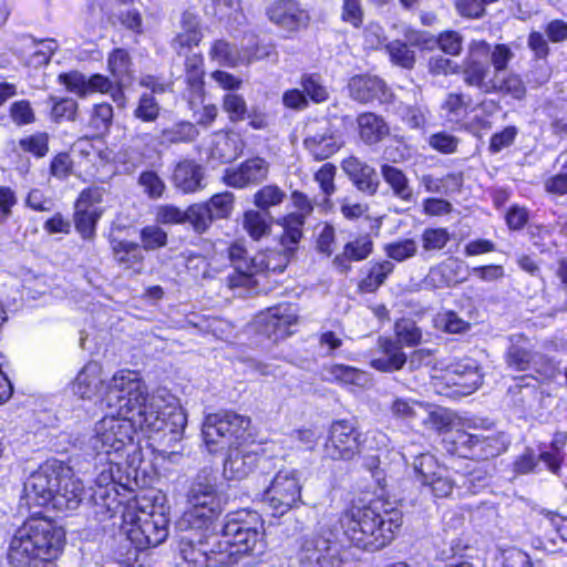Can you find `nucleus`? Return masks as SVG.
<instances>
[{
	"instance_id": "obj_1",
	"label": "nucleus",
	"mask_w": 567,
	"mask_h": 567,
	"mask_svg": "<svg viewBox=\"0 0 567 567\" xmlns=\"http://www.w3.org/2000/svg\"><path fill=\"white\" fill-rule=\"evenodd\" d=\"M334 522L344 539L353 546L375 551L389 545L402 525V514L382 499L352 506Z\"/></svg>"
},
{
	"instance_id": "obj_2",
	"label": "nucleus",
	"mask_w": 567,
	"mask_h": 567,
	"mask_svg": "<svg viewBox=\"0 0 567 567\" xmlns=\"http://www.w3.org/2000/svg\"><path fill=\"white\" fill-rule=\"evenodd\" d=\"M64 544V532L52 520L31 517L13 534L8 548L10 567H48L58 558Z\"/></svg>"
},
{
	"instance_id": "obj_3",
	"label": "nucleus",
	"mask_w": 567,
	"mask_h": 567,
	"mask_svg": "<svg viewBox=\"0 0 567 567\" xmlns=\"http://www.w3.org/2000/svg\"><path fill=\"white\" fill-rule=\"evenodd\" d=\"M487 55L488 48L484 40H474L468 44L467 55L462 63L463 82L483 94H502L523 100L526 95V86L520 75L507 71L502 75L492 76Z\"/></svg>"
},
{
	"instance_id": "obj_4",
	"label": "nucleus",
	"mask_w": 567,
	"mask_h": 567,
	"mask_svg": "<svg viewBox=\"0 0 567 567\" xmlns=\"http://www.w3.org/2000/svg\"><path fill=\"white\" fill-rule=\"evenodd\" d=\"M128 417L134 426L158 435L167 445L182 440L187 423L186 414L179 408L177 399L165 391L148 395Z\"/></svg>"
},
{
	"instance_id": "obj_5",
	"label": "nucleus",
	"mask_w": 567,
	"mask_h": 567,
	"mask_svg": "<svg viewBox=\"0 0 567 567\" xmlns=\"http://www.w3.org/2000/svg\"><path fill=\"white\" fill-rule=\"evenodd\" d=\"M261 527L256 512L240 511L227 516L218 535L221 553L229 555L226 567L237 564L245 555L262 553Z\"/></svg>"
},
{
	"instance_id": "obj_6",
	"label": "nucleus",
	"mask_w": 567,
	"mask_h": 567,
	"mask_svg": "<svg viewBox=\"0 0 567 567\" xmlns=\"http://www.w3.org/2000/svg\"><path fill=\"white\" fill-rule=\"evenodd\" d=\"M343 537L334 519L318 523L315 533L301 539L298 560L300 567H341Z\"/></svg>"
},
{
	"instance_id": "obj_7",
	"label": "nucleus",
	"mask_w": 567,
	"mask_h": 567,
	"mask_svg": "<svg viewBox=\"0 0 567 567\" xmlns=\"http://www.w3.org/2000/svg\"><path fill=\"white\" fill-rule=\"evenodd\" d=\"M135 429L128 416L113 414L95 423L87 441V450L96 456L122 460L128 449H133Z\"/></svg>"
},
{
	"instance_id": "obj_8",
	"label": "nucleus",
	"mask_w": 567,
	"mask_h": 567,
	"mask_svg": "<svg viewBox=\"0 0 567 567\" xmlns=\"http://www.w3.org/2000/svg\"><path fill=\"white\" fill-rule=\"evenodd\" d=\"M123 519L127 540L137 550L156 547L168 536L169 519L163 512L156 511L154 507L151 512L141 511L135 513L127 511L123 514Z\"/></svg>"
},
{
	"instance_id": "obj_9",
	"label": "nucleus",
	"mask_w": 567,
	"mask_h": 567,
	"mask_svg": "<svg viewBox=\"0 0 567 567\" xmlns=\"http://www.w3.org/2000/svg\"><path fill=\"white\" fill-rule=\"evenodd\" d=\"M148 395L138 372L121 370L107 383L106 395L102 398V402L117 414L130 416Z\"/></svg>"
},
{
	"instance_id": "obj_10",
	"label": "nucleus",
	"mask_w": 567,
	"mask_h": 567,
	"mask_svg": "<svg viewBox=\"0 0 567 567\" xmlns=\"http://www.w3.org/2000/svg\"><path fill=\"white\" fill-rule=\"evenodd\" d=\"M250 419L231 411L206 416L203 424V437L210 451L233 446L246 439Z\"/></svg>"
},
{
	"instance_id": "obj_11",
	"label": "nucleus",
	"mask_w": 567,
	"mask_h": 567,
	"mask_svg": "<svg viewBox=\"0 0 567 567\" xmlns=\"http://www.w3.org/2000/svg\"><path fill=\"white\" fill-rule=\"evenodd\" d=\"M190 509L186 513L189 524L194 527H208L221 512V501L217 495L216 480L206 474H199L193 481L187 492Z\"/></svg>"
},
{
	"instance_id": "obj_12",
	"label": "nucleus",
	"mask_w": 567,
	"mask_h": 567,
	"mask_svg": "<svg viewBox=\"0 0 567 567\" xmlns=\"http://www.w3.org/2000/svg\"><path fill=\"white\" fill-rule=\"evenodd\" d=\"M63 474H69V467L56 460L48 461L34 471L23 487L27 505L30 507L53 505L58 487L63 482Z\"/></svg>"
},
{
	"instance_id": "obj_13",
	"label": "nucleus",
	"mask_w": 567,
	"mask_h": 567,
	"mask_svg": "<svg viewBox=\"0 0 567 567\" xmlns=\"http://www.w3.org/2000/svg\"><path fill=\"white\" fill-rule=\"evenodd\" d=\"M299 476L295 468L279 470L264 491L262 501L274 511V515H284L301 502Z\"/></svg>"
},
{
	"instance_id": "obj_14",
	"label": "nucleus",
	"mask_w": 567,
	"mask_h": 567,
	"mask_svg": "<svg viewBox=\"0 0 567 567\" xmlns=\"http://www.w3.org/2000/svg\"><path fill=\"white\" fill-rule=\"evenodd\" d=\"M178 551L184 561L194 567H226L229 555L221 553L218 535L183 536Z\"/></svg>"
},
{
	"instance_id": "obj_15",
	"label": "nucleus",
	"mask_w": 567,
	"mask_h": 567,
	"mask_svg": "<svg viewBox=\"0 0 567 567\" xmlns=\"http://www.w3.org/2000/svg\"><path fill=\"white\" fill-rule=\"evenodd\" d=\"M362 433L353 422L339 420L332 422L324 443V454L331 460L350 461L361 453Z\"/></svg>"
},
{
	"instance_id": "obj_16",
	"label": "nucleus",
	"mask_w": 567,
	"mask_h": 567,
	"mask_svg": "<svg viewBox=\"0 0 567 567\" xmlns=\"http://www.w3.org/2000/svg\"><path fill=\"white\" fill-rule=\"evenodd\" d=\"M296 308L284 303L270 307L257 317V324L262 334L277 342L288 337L290 328L297 322Z\"/></svg>"
},
{
	"instance_id": "obj_17",
	"label": "nucleus",
	"mask_w": 567,
	"mask_h": 567,
	"mask_svg": "<svg viewBox=\"0 0 567 567\" xmlns=\"http://www.w3.org/2000/svg\"><path fill=\"white\" fill-rule=\"evenodd\" d=\"M106 467L102 468L95 481V488L91 494L92 502L111 512L115 508L117 501V489L115 473H120L121 460L104 457Z\"/></svg>"
},
{
	"instance_id": "obj_18",
	"label": "nucleus",
	"mask_w": 567,
	"mask_h": 567,
	"mask_svg": "<svg viewBox=\"0 0 567 567\" xmlns=\"http://www.w3.org/2000/svg\"><path fill=\"white\" fill-rule=\"evenodd\" d=\"M303 144L306 150L317 161L329 158L341 147L340 138L327 121L318 123L316 128L309 125Z\"/></svg>"
},
{
	"instance_id": "obj_19",
	"label": "nucleus",
	"mask_w": 567,
	"mask_h": 567,
	"mask_svg": "<svg viewBox=\"0 0 567 567\" xmlns=\"http://www.w3.org/2000/svg\"><path fill=\"white\" fill-rule=\"evenodd\" d=\"M350 96L360 103L378 101L381 104L390 103L393 94L386 84L378 76L357 75L348 84Z\"/></svg>"
},
{
	"instance_id": "obj_20",
	"label": "nucleus",
	"mask_w": 567,
	"mask_h": 567,
	"mask_svg": "<svg viewBox=\"0 0 567 567\" xmlns=\"http://www.w3.org/2000/svg\"><path fill=\"white\" fill-rule=\"evenodd\" d=\"M106 390L102 367L96 361L87 362L72 382L73 393L83 400L105 396Z\"/></svg>"
},
{
	"instance_id": "obj_21",
	"label": "nucleus",
	"mask_w": 567,
	"mask_h": 567,
	"mask_svg": "<svg viewBox=\"0 0 567 567\" xmlns=\"http://www.w3.org/2000/svg\"><path fill=\"white\" fill-rule=\"evenodd\" d=\"M269 172V164L261 157H251L243 162L238 167L227 169L224 182L235 188H244L264 182Z\"/></svg>"
},
{
	"instance_id": "obj_22",
	"label": "nucleus",
	"mask_w": 567,
	"mask_h": 567,
	"mask_svg": "<svg viewBox=\"0 0 567 567\" xmlns=\"http://www.w3.org/2000/svg\"><path fill=\"white\" fill-rule=\"evenodd\" d=\"M341 168L358 190L368 196L377 193L380 179L375 168L353 155L342 161Z\"/></svg>"
},
{
	"instance_id": "obj_23",
	"label": "nucleus",
	"mask_w": 567,
	"mask_h": 567,
	"mask_svg": "<svg viewBox=\"0 0 567 567\" xmlns=\"http://www.w3.org/2000/svg\"><path fill=\"white\" fill-rule=\"evenodd\" d=\"M267 16L270 21L289 31L306 27L309 21L308 12L293 0L274 3L267 9Z\"/></svg>"
},
{
	"instance_id": "obj_24",
	"label": "nucleus",
	"mask_w": 567,
	"mask_h": 567,
	"mask_svg": "<svg viewBox=\"0 0 567 567\" xmlns=\"http://www.w3.org/2000/svg\"><path fill=\"white\" fill-rule=\"evenodd\" d=\"M449 381L456 388L455 393L462 396L476 391L483 381V374L474 360L454 364L447 373Z\"/></svg>"
},
{
	"instance_id": "obj_25",
	"label": "nucleus",
	"mask_w": 567,
	"mask_h": 567,
	"mask_svg": "<svg viewBox=\"0 0 567 567\" xmlns=\"http://www.w3.org/2000/svg\"><path fill=\"white\" fill-rule=\"evenodd\" d=\"M379 355L370 361V365L385 373L401 370L406 363V354L402 346L391 338L380 337L378 340Z\"/></svg>"
},
{
	"instance_id": "obj_26",
	"label": "nucleus",
	"mask_w": 567,
	"mask_h": 567,
	"mask_svg": "<svg viewBox=\"0 0 567 567\" xmlns=\"http://www.w3.org/2000/svg\"><path fill=\"white\" fill-rule=\"evenodd\" d=\"M261 461L265 460L260 458L255 451L239 447L231 449L224 463V474L229 480H243L247 477Z\"/></svg>"
},
{
	"instance_id": "obj_27",
	"label": "nucleus",
	"mask_w": 567,
	"mask_h": 567,
	"mask_svg": "<svg viewBox=\"0 0 567 567\" xmlns=\"http://www.w3.org/2000/svg\"><path fill=\"white\" fill-rule=\"evenodd\" d=\"M83 495L82 482L73 477L69 467V474H63V482L58 487L52 506L59 511L76 509L83 499Z\"/></svg>"
},
{
	"instance_id": "obj_28",
	"label": "nucleus",
	"mask_w": 567,
	"mask_h": 567,
	"mask_svg": "<svg viewBox=\"0 0 567 567\" xmlns=\"http://www.w3.org/2000/svg\"><path fill=\"white\" fill-rule=\"evenodd\" d=\"M357 125L360 140L369 146L380 143L390 134V127L384 118L372 112L359 114Z\"/></svg>"
},
{
	"instance_id": "obj_29",
	"label": "nucleus",
	"mask_w": 567,
	"mask_h": 567,
	"mask_svg": "<svg viewBox=\"0 0 567 567\" xmlns=\"http://www.w3.org/2000/svg\"><path fill=\"white\" fill-rule=\"evenodd\" d=\"M228 256L236 271L228 277L229 286H249L252 282V257H248L247 250L239 244L229 247Z\"/></svg>"
},
{
	"instance_id": "obj_30",
	"label": "nucleus",
	"mask_w": 567,
	"mask_h": 567,
	"mask_svg": "<svg viewBox=\"0 0 567 567\" xmlns=\"http://www.w3.org/2000/svg\"><path fill=\"white\" fill-rule=\"evenodd\" d=\"M203 167L194 161L178 163L173 173V183L184 193H194L203 187Z\"/></svg>"
},
{
	"instance_id": "obj_31",
	"label": "nucleus",
	"mask_w": 567,
	"mask_h": 567,
	"mask_svg": "<svg viewBox=\"0 0 567 567\" xmlns=\"http://www.w3.org/2000/svg\"><path fill=\"white\" fill-rule=\"evenodd\" d=\"M293 252L284 249L281 251H259L252 256V277L259 274H281L288 266Z\"/></svg>"
},
{
	"instance_id": "obj_32",
	"label": "nucleus",
	"mask_w": 567,
	"mask_h": 567,
	"mask_svg": "<svg viewBox=\"0 0 567 567\" xmlns=\"http://www.w3.org/2000/svg\"><path fill=\"white\" fill-rule=\"evenodd\" d=\"M203 56L197 53L186 55L185 81L189 90V104L192 107L198 102L202 103L204 92Z\"/></svg>"
},
{
	"instance_id": "obj_33",
	"label": "nucleus",
	"mask_w": 567,
	"mask_h": 567,
	"mask_svg": "<svg viewBox=\"0 0 567 567\" xmlns=\"http://www.w3.org/2000/svg\"><path fill=\"white\" fill-rule=\"evenodd\" d=\"M539 462H543L554 474H558L561 464V456L557 450L543 452L538 457H536L530 451H527L515 462V471L519 474L535 472Z\"/></svg>"
},
{
	"instance_id": "obj_34",
	"label": "nucleus",
	"mask_w": 567,
	"mask_h": 567,
	"mask_svg": "<svg viewBox=\"0 0 567 567\" xmlns=\"http://www.w3.org/2000/svg\"><path fill=\"white\" fill-rule=\"evenodd\" d=\"M306 218L302 215L290 213L277 221L284 229L280 237V244L284 249L295 252L303 235V225Z\"/></svg>"
},
{
	"instance_id": "obj_35",
	"label": "nucleus",
	"mask_w": 567,
	"mask_h": 567,
	"mask_svg": "<svg viewBox=\"0 0 567 567\" xmlns=\"http://www.w3.org/2000/svg\"><path fill=\"white\" fill-rule=\"evenodd\" d=\"M381 175L391 187L395 197L405 203L413 200V189L410 186L408 177L401 169L389 164H383L381 166Z\"/></svg>"
},
{
	"instance_id": "obj_36",
	"label": "nucleus",
	"mask_w": 567,
	"mask_h": 567,
	"mask_svg": "<svg viewBox=\"0 0 567 567\" xmlns=\"http://www.w3.org/2000/svg\"><path fill=\"white\" fill-rule=\"evenodd\" d=\"M458 491L463 494H477L485 488L489 483L488 471L482 465H474L458 475Z\"/></svg>"
},
{
	"instance_id": "obj_37",
	"label": "nucleus",
	"mask_w": 567,
	"mask_h": 567,
	"mask_svg": "<svg viewBox=\"0 0 567 567\" xmlns=\"http://www.w3.org/2000/svg\"><path fill=\"white\" fill-rule=\"evenodd\" d=\"M511 441L508 436L503 433H494L487 436L478 435L477 446L475 449V457L487 460L495 457L505 452Z\"/></svg>"
},
{
	"instance_id": "obj_38",
	"label": "nucleus",
	"mask_w": 567,
	"mask_h": 567,
	"mask_svg": "<svg viewBox=\"0 0 567 567\" xmlns=\"http://www.w3.org/2000/svg\"><path fill=\"white\" fill-rule=\"evenodd\" d=\"M107 65L115 81H120V83H123V81H131L132 62L126 50L121 48L114 49L109 55Z\"/></svg>"
},
{
	"instance_id": "obj_39",
	"label": "nucleus",
	"mask_w": 567,
	"mask_h": 567,
	"mask_svg": "<svg viewBox=\"0 0 567 567\" xmlns=\"http://www.w3.org/2000/svg\"><path fill=\"white\" fill-rule=\"evenodd\" d=\"M412 467L416 481L423 486L427 485L437 472L444 468L441 467L435 457L429 453H419L413 456Z\"/></svg>"
},
{
	"instance_id": "obj_40",
	"label": "nucleus",
	"mask_w": 567,
	"mask_h": 567,
	"mask_svg": "<svg viewBox=\"0 0 567 567\" xmlns=\"http://www.w3.org/2000/svg\"><path fill=\"white\" fill-rule=\"evenodd\" d=\"M102 213V208L85 209L82 206L75 205V228L84 239L94 237L95 226Z\"/></svg>"
},
{
	"instance_id": "obj_41",
	"label": "nucleus",
	"mask_w": 567,
	"mask_h": 567,
	"mask_svg": "<svg viewBox=\"0 0 567 567\" xmlns=\"http://www.w3.org/2000/svg\"><path fill=\"white\" fill-rule=\"evenodd\" d=\"M485 44L488 48V55L489 56V68L492 66V76H498L502 75L504 72H507V68L509 63L515 58V53L513 52L512 48L507 44L499 43L495 45H491L485 41Z\"/></svg>"
},
{
	"instance_id": "obj_42",
	"label": "nucleus",
	"mask_w": 567,
	"mask_h": 567,
	"mask_svg": "<svg viewBox=\"0 0 567 567\" xmlns=\"http://www.w3.org/2000/svg\"><path fill=\"white\" fill-rule=\"evenodd\" d=\"M243 225L254 240H259L270 234V221L267 214L248 210L244 215Z\"/></svg>"
},
{
	"instance_id": "obj_43",
	"label": "nucleus",
	"mask_w": 567,
	"mask_h": 567,
	"mask_svg": "<svg viewBox=\"0 0 567 567\" xmlns=\"http://www.w3.org/2000/svg\"><path fill=\"white\" fill-rule=\"evenodd\" d=\"M51 103L50 117L55 123L63 121L73 122L76 118L79 105L78 102L71 97H56L50 96Z\"/></svg>"
},
{
	"instance_id": "obj_44",
	"label": "nucleus",
	"mask_w": 567,
	"mask_h": 567,
	"mask_svg": "<svg viewBox=\"0 0 567 567\" xmlns=\"http://www.w3.org/2000/svg\"><path fill=\"white\" fill-rule=\"evenodd\" d=\"M183 28L184 31L181 32L175 38V44L179 48L178 54H182V50L185 48H192L198 45L202 40V33L198 29V22L194 16L190 13H185L183 16Z\"/></svg>"
},
{
	"instance_id": "obj_45",
	"label": "nucleus",
	"mask_w": 567,
	"mask_h": 567,
	"mask_svg": "<svg viewBox=\"0 0 567 567\" xmlns=\"http://www.w3.org/2000/svg\"><path fill=\"white\" fill-rule=\"evenodd\" d=\"M394 265L389 260L374 264L368 276L363 278L359 285L360 289L365 292L375 291L393 271Z\"/></svg>"
},
{
	"instance_id": "obj_46",
	"label": "nucleus",
	"mask_w": 567,
	"mask_h": 567,
	"mask_svg": "<svg viewBox=\"0 0 567 567\" xmlns=\"http://www.w3.org/2000/svg\"><path fill=\"white\" fill-rule=\"evenodd\" d=\"M446 442L453 445L452 449H449L450 452L462 456L471 454V456L475 457L478 434H470L465 431L456 430L447 435Z\"/></svg>"
},
{
	"instance_id": "obj_47",
	"label": "nucleus",
	"mask_w": 567,
	"mask_h": 567,
	"mask_svg": "<svg viewBox=\"0 0 567 567\" xmlns=\"http://www.w3.org/2000/svg\"><path fill=\"white\" fill-rule=\"evenodd\" d=\"M398 113L402 121L412 130H423L427 123L429 110L422 104H401Z\"/></svg>"
},
{
	"instance_id": "obj_48",
	"label": "nucleus",
	"mask_w": 567,
	"mask_h": 567,
	"mask_svg": "<svg viewBox=\"0 0 567 567\" xmlns=\"http://www.w3.org/2000/svg\"><path fill=\"white\" fill-rule=\"evenodd\" d=\"M330 377L339 382L364 386L368 381V374L357 368L343 364H334L329 369Z\"/></svg>"
},
{
	"instance_id": "obj_49",
	"label": "nucleus",
	"mask_w": 567,
	"mask_h": 567,
	"mask_svg": "<svg viewBox=\"0 0 567 567\" xmlns=\"http://www.w3.org/2000/svg\"><path fill=\"white\" fill-rule=\"evenodd\" d=\"M435 327L447 333H464L470 330L471 323L462 319L456 312L444 310L434 319Z\"/></svg>"
},
{
	"instance_id": "obj_50",
	"label": "nucleus",
	"mask_w": 567,
	"mask_h": 567,
	"mask_svg": "<svg viewBox=\"0 0 567 567\" xmlns=\"http://www.w3.org/2000/svg\"><path fill=\"white\" fill-rule=\"evenodd\" d=\"M396 342L408 347H415L422 341V330L411 319H401L394 326Z\"/></svg>"
},
{
	"instance_id": "obj_51",
	"label": "nucleus",
	"mask_w": 567,
	"mask_h": 567,
	"mask_svg": "<svg viewBox=\"0 0 567 567\" xmlns=\"http://www.w3.org/2000/svg\"><path fill=\"white\" fill-rule=\"evenodd\" d=\"M213 220L212 212L205 203L194 204L186 210V221L199 234L206 231Z\"/></svg>"
},
{
	"instance_id": "obj_52",
	"label": "nucleus",
	"mask_w": 567,
	"mask_h": 567,
	"mask_svg": "<svg viewBox=\"0 0 567 567\" xmlns=\"http://www.w3.org/2000/svg\"><path fill=\"white\" fill-rule=\"evenodd\" d=\"M137 183L142 187L143 193L150 199L162 198L166 190L164 181L154 171L142 172L138 176Z\"/></svg>"
},
{
	"instance_id": "obj_53",
	"label": "nucleus",
	"mask_w": 567,
	"mask_h": 567,
	"mask_svg": "<svg viewBox=\"0 0 567 567\" xmlns=\"http://www.w3.org/2000/svg\"><path fill=\"white\" fill-rule=\"evenodd\" d=\"M209 55L213 60L225 66H236L240 60L237 48L224 40L214 42Z\"/></svg>"
},
{
	"instance_id": "obj_54",
	"label": "nucleus",
	"mask_w": 567,
	"mask_h": 567,
	"mask_svg": "<svg viewBox=\"0 0 567 567\" xmlns=\"http://www.w3.org/2000/svg\"><path fill=\"white\" fill-rule=\"evenodd\" d=\"M112 122L113 107L109 103L95 104L91 113L89 126L94 132L103 134L110 130Z\"/></svg>"
},
{
	"instance_id": "obj_55",
	"label": "nucleus",
	"mask_w": 567,
	"mask_h": 567,
	"mask_svg": "<svg viewBox=\"0 0 567 567\" xmlns=\"http://www.w3.org/2000/svg\"><path fill=\"white\" fill-rule=\"evenodd\" d=\"M451 236L446 228L427 227L422 231L421 243L424 252L443 249L450 241Z\"/></svg>"
},
{
	"instance_id": "obj_56",
	"label": "nucleus",
	"mask_w": 567,
	"mask_h": 567,
	"mask_svg": "<svg viewBox=\"0 0 567 567\" xmlns=\"http://www.w3.org/2000/svg\"><path fill=\"white\" fill-rule=\"evenodd\" d=\"M300 85L305 95L315 103H322L328 100L329 93L323 85L321 78L317 74H303L300 80Z\"/></svg>"
},
{
	"instance_id": "obj_57",
	"label": "nucleus",
	"mask_w": 567,
	"mask_h": 567,
	"mask_svg": "<svg viewBox=\"0 0 567 567\" xmlns=\"http://www.w3.org/2000/svg\"><path fill=\"white\" fill-rule=\"evenodd\" d=\"M384 251L389 258L402 262L417 254V244L414 239L406 238L385 245Z\"/></svg>"
},
{
	"instance_id": "obj_58",
	"label": "nucleus",
	"mask_w": 567,
	"mask_h": 567,
	"mask_svg": "<svg viewBox=\"0 0 567 567\" xmlns=\"http://www.w3.org/2000/svg\"><path fill=\"white\" fill-rule=\"evenodd\" d=\"M286 197L285 192L276 185L261 187L254 196L255 205L261 210L280 205Z\"/></svg>"
},
{
	"instance_id": "obj_59",
	"label": "nucleus",
	"mask_w": 567,
	"mask_h": 567,
	"mask_svg": "<svg viewBox=\"0 0 567 567\" xmlns=\"http://www.w3.org/2000/svg\"><path fill=\"white\" fill-rule=\"evenodd\" d=\"M197 135V128L189 122L178 123L171 128L164 130L162 133L163 140L173 144L192 142Z\"/></svg>"
},
{
	"instance_id": "obj_60",
	"label": "nucleus",
	"mask_w": 567,
	"mask_h": 567,
	"mask_svg": "<svg viewBox=\"0 0 567 567\" xmlns=\"http://www.w3.org/2000/svg\"><path fill=\"white\" fill-rule=\"evenodd\" d=\"M391 61L402 68L411 69L415 62V53L406 43L401 40H394L386 45Z\"/></svg>"
},
{
	"instance_id": "obj_61",
	"label": "nucleus",
	"mask_w": 567,
	"mask_h": 567,
	"mask_svg": "<svg viewBox=\"0 0 567 567\" xmlns=\"http://www.w3.org/2000/svg\"><path fill=\"white\" fill-rule=\"evenodd\" d=\"M435 497H447L454 487L458 489V478H452L446 468L437 472V474L427 483Z\"/></svg>"
},
{
	"instance_id": "obj_62",
	"label": "nucleus",
	"mask_w": 567,
	"mask_h": 567,
	"mask_svg": "<svg viewBox=\"0 0 567 567\" xmlns=\"http://www.w3.org/2000/svg\"><path fill=\"white\" fill-rule=\"evenodd\" d=\"M113 251L120 264L134 265L143 260L141 247L132 241H117L113 245Z\"/></svg>"
},
{
	"instance_id": "obj_63",
	"label": "nucleus",
	"mask_w": 567,
	"mask_h": 567,
	"mask_svg": "<svg viewBox=\"0 0 567 567\" xmlns=\"http://www.w3.org/2000/svg\"><path fill=\"white\" fill-rule=\"evenodd\" d=\"M343 249L350 260L361 261L372 254L373 241L369 235L359 236L354 240L347 243Z\"/></svg>"
},
{
	"instance_id": "obj_64",
	"label": "nucleus",
	"mask_w": 567,
	"mask_h": 567,
	"mask_svg": "<svg viewBox=\"0 0 567 567\" xmlns=\"http://www.w3.org/2000/svg\"><path fill=\"white\" fill-rule=\"evenodd\" d=\"M223 109L231 122L245 120L248 111L245 99L236 93H227L224 96Z\"/></svg>"
}]
</instances>
